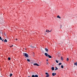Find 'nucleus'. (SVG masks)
<instances>
[{
	"label": "nucleus",
	"instance_id": "obj_13",
	"mask_svg": "<svg viewBox=\"0 0 77 77\" xmlns=\"http://www.w3.org/2000/svg\"><path fill=\"white\" fill-rule=\"evenodd\" d=\"M50 76V75L49 74H48V75H46V77H48Z\"/></svg>",
	"mask_w": 77,
	"mask_h": 77
},
{
	"label": "nucleus",
	"instance_id": "obj_17",
	"mask_svg": "<svg viewBox=\"0 0 77 77\" xmlns=\"http://www.w3.org/2000/svg\"><path fill=\"white\" fill-rule=\"evenodd\" d=\"M27 60L28 62H30V59H27Z\"/></svg>",
	"mask_w": 77,
	"mask_h": 77
},
{
	"label": "nucleus",
	"instance_id": "obj_16",
	"mask_svg": "<svg viewBox=\"0 0 77 77\" xmlns=\"http://www.w3.org/2000/svg\"><path fill=\"white\" fill-rule=\"evenodd\" d=\"M61 60H63V57H61Z\"/></svg>",
	"mask_w": 77,
	"mask_h": 77
},
{
	"label": "nucleus",
	"instance_id": "obj_19",
	"mask_svg": "<svg viewBox=\"0 0 77 77\" xmlns=\"http://www.w3.org/2000/svg\"><path fill=\"white\" fill-rule=\"evenodd\" d=\"M59 65H62V63H59Z\"/></svg>",
	"mask_w": 77,
	"mask_h": 77
},
{
	"label": "nucleus",
	"instance_id": "obj_22",
	"mask_svg": "<svg viewBox=\"0 0 77 77\" xmlns=\"http://www.w3.org/2000/svg\"><path fill=\"white\" fill-rule=\"evenodd\" d=\"M13 45H11V46H10V47H11V48H12V47H13Z\"/></svg>",
	"mask_w": 77,
	"mask_h": 77
},
{
	"label": "nucleus",
	"instance_id": "obj_23",
	"mask_svg": "<svg viewBox=\"0 0 77 77\" xmlns=\"http://www.w3.org/2000/svg\"><path fill=\"white\" fill-rule=\"evenodd\" d=\"M12 75V73L10 74V77H11Z\"/></svg>",
	"mask_w": 77,
	"mask_h": 77
},
{
	"label": "nucleus",
	"instance_id": "obj_20",
	"mask_svg": "<svg viewBox=\"0 0 77 77\" xmlns=\"http://www.w3.org/2000/svg\"><path fill=\"white\" fill-rule=\"evenodd\" d=\"M61 68H63V65H61Z\"/></svg>",
	"mask_w": 77,
	"mask_h": 77
},
{
	"label": "nucleus",
	"instance_id": "obj_6",
	"mask_svg": "<svg viewBox=\"0 0 77 77\" xmlns=\"http://www.w3.org/2000/svg\"><path fill=\"white\" fill-rule=\"evenodd\" d=\"M51 69L52 71H54V67H52Z\"/></svg>",
	"mask_w": 77,
	"mask_h": 77
},
{
	"label": "nucleus",
	"instance_id": "obj_2",
	"mask_svg": "<svg viewBox=\"0 0 77 77\" xmlns=\"http://www.w3.org/2000/svg\"><path fill=\"white\" fill-rule=\"evenodd\" d=\"M32 77H38V76L37 75H32Z\"/></svg>",
	"mask_w": 77,
	"mask_h": 77
},
{
	"label": "nucleus",
	"instance_id": "obj_33",
	"mask_svg": "<svg viewBox=\"0 0 77 77\" xmlns=\"http://www.w3.org/2000/svg\"><path fill=\"white\" fill-rule=\"evenodd\" d=\"M25 50H27V49L26 48V49H25Z\"/></svg>",
	"mask_w": 77,
	"mask_h": 77
},
{
	"label": "nucleus",
	"instance_id": "obj_9",
	"mask_svg": "<svg viewBox=\"0 0 77 77\" xmlns=\"http://www.w3.org/2000/svg\"><path fill=\"white\" fill-rule=\"evenodd\" d=\"M48 57L49 58H52L51 56L49 55H48Z\"/></svg>",
	"mask_w": 77,
	"mask_h": 77
},
{
	"label": "nucleus",
	"instance_id": "obj_32",
	"mask_svg": "<svg viewBox=\"0 0 77 77\" xmlns=\"http://www.w3.org/2000/svg\"><path fill=\"white\" fill-rule=\"evenodd\" d=\"M4 35H6V34H4Z\"/></svg>",
	"mask_w": 77,
	"mask_h": 77
},
{
	"label": "nucleus",
	"instance_id": "obj_15",
	"mask_svg": "<svg viewBox=\"0 0 77 77\" xmlns=\"http://www.w3.org/2000/svg\"><path fill=\"white\" fill-rule=\"evenodd\" d=\"M8 59L9 60H11V58L9 57L8 58Z\"/></svg>",
	"mask_w": 77,
	"mask_h": 77
},
{
	"label": "nucleus",
	"instance_id": "obj_28",
	"mask_svg": "<svg viewBox=\"0 0 77 77\" xmlns=\"http://www.w3.org/2000/svg\"><path fill=\"white\" fill-rule=\"evenodd\" d=\"M15 40L16 41H17L18 40V39L17 38H16Z\"/></svg>",
	"mask_w": 77,
	"mask_h": 77
},
{
	"label": "nucleus",
	"instance_id": "obj_11",
	"mask_svg": "<svg viewBox=\"0 0 77 77\" xmlns=\"http://www.w3.org/2000/svg\"><path fill=\"white\" fill-rule=\"evenodd\" d=\"M4 42H8V40H6V39H5L4 40Z\"/></svg>",
	"mask_w": 77,
	"mask_h": 77
},
{
	"label": "nucleus",
	"instance_id": "obj_18",
	"mask_svg": "<svg viewBox=\"0 0 77 77\" xmlns=\"http://www.w3.org/2000/svg\"><path fill=\"white\" fill-rule=\"evenodd\" d=\"M66 60H67V61H68V60H69V59L68 58H67Z\"/></svg>",
	"mask_w": 77,
	"mask_h": 77
},
{
	"label": "nucleus",
	"instance_id": "obj_30",
	"mask_svg": "<svg viewBox=\"0 0 77 77\" xmlns=\"http://www.w3.org/2000/svg\"><path fill=\"white\" fill-rule=\"evenodd\" d=\"M47 61H48V60H47Z\"/></svg>",
	"mask_w": 77,
	"mask_h": 77
},
{
	"label": "nucleus",
	"instance_id": "obj_26",
	"mask_svg": "<svg viewBox=\"0 0 77 77\" xmlns=\"http://www.w3.org/2000/svg\"><path fill=\"white\" fill-rule=\"evenodd\" d=\"M45 74H46V75H48V72H46L45 73Z\"/></svg>",
	"mask_w": 77,
	"mask_h": 77
},
{
	"label": "nucleus",
	"instance_id": "obj_14",
	"mask_svg": "<svg viewBox=\"0 0 77 77\" xmlns=\"http://www.w3.org/2000/svg\"><path fill=\"white\" fill-rule=\"evenodd\" d=\"M74 65H76V66H77V62L76 63H74Z\"/></svg>",
	"mask_w": 77,
	"mask_h": 77
},
{
	"label": "nucleus",
	"instance_id": "obj_7",
	"mask_svg": "<svg viewBox=\"0 0 77 77\" xmlns=\"http://www.w3.org/2000/svg\"><path fill=\"white\" fill-rule=\"evenodd\" d=\"M30 47L32 48H35V47L33 46H32V45H30Z\"/></svg>",
	"mask_w": 77,
	"mask_h": 77
},
{
	"label": "nucleus",
	"instance_id": "obj_1",
	"mask_svg": "<svg viewBox=\"0 0 77 77\" xmlns=\"http://www.w3.org/2000/svg\"><path fill=\"white\" fill-rule=\"evenodd\" d=\"M23 56H25L26 57H28L29 55H28V54L26 53H23Z\"/></svg>",
	"mask_w": 77,
	"mask_h": 77
},
{
	"label": "nucleus",
	"instance_id": "obj_29",
	"mask_svg": "<svg viewBox=\"0 0 77 77\" xmlns=\"http://www.w3.org/2000/svg\"><path fill=\"white\" fill-rule=\"evenodd\" d=\"M47 65H48V62H47Z\"/></svg>",
	"mask_w": 77,
	"mask_h": 77
},
{
	"label": "nucleus",
	"instance_id": "obj_12",
	"mask_svg": "<svg viewBox=\"0 0 77 77\" xmlns=\"http://www.w3.org/2000/svg\"><path fill=\"white\" fill-rule=\"evenodd\" d=\"M57 18H60H60H61L60 17V16H59V15H58L57 16Z\"/></svg>",
	"mask_w": 77,
	"mask_h": 77
},
{
	"label": "nucleus",
	"instance_id": "obj_21",
	"mask_svg": "<svg viewBox=\"0 0 77 77\" xmlns=\"http://www.w3.org/2000/svg\"><path fill=\"white\" fill-rule=\"evenodd\" d=\"M48 32H51V31H50L48 30Z\"/></svg>",
	"mask_w": 77,
	"mask_h": 77
},
{
	"label": "nucleus",
	"instance_id": "obj_31",
	"mask_svg": "<svg viewBox=\"0 0 77 77\" xmlns=\"http://www.w3.org/2000/svg\"><path fill=\"white\" fill-rule=\"evenodd\" d=\"M3 39L2 40V41H3Z\"/></svg>",
	"mask_w": 77,
	"mask_h": 77
},
{
	"label": "nucleus",
	"instance_id": "obj_27",
	"mask_svg": "<svg viewBox=\"0 0 77 77\" xmlns=\"http://www.w3.org/2000/svg\"><path fill=\"white\" fill-rule=\"evenodd\" d=\"M48 29H46V32H48Z\"/></svg>",
	"mask_w": 77,
	"mask_h": 77
},
{
	"label": "nucleus",
	"instance_id": "obj_8",
	"mask_svg": "<svg viewBox=\"0 0 77 77\" xmlns=\"http://www.w3.org/2000/svg\"><path fill=\"white\" fill-rule=\"evenodd\" d=\"M45 50L46 51H47V52H48V49L47 48H45Z\"/></svg>",
	"mask_w": 77,
	"mask_h": 77
},
{
	"label": "nucleus",
	"instance_id": "obj_34",
	"mask_svg": "<svg viewBox=\"0 0 77 77\" xmlns=\"http://www.w3.org/2000/svg\"><path fill=\"white\" fill-rule=\"evenodd\" d=\"M1 77H2L1 76Z\"/></svg>",
	"mask_w": 77,
	"mask_h": 77
},
{
	"label": "nucleus",
	"instance_id": "obj_10",
	"mask_svg": "<svg viewBox=\"0 0 77 77\" xmlns=\"http://www.w3.org/2000/svg\"><path fill=\"white\" fill-rule=\"evenodd\" d=\"M57 69H58V68H57V67H55V69L54 70L56 71V70H57Z\"/></svg>",
	"mask_w": 77,
	"mask_h": 77
},
{
	"label": "nucleus",
	"instance_id": "obj_3",
	"mask_svg": "<svg viewBox=\"0 0 77 77\" xmlns=\"http://www.w3.org/2000/svg\"><path fill=\"white\" fill-rule=\"evenodd\" d=\"M33 65H35V66H39V65H38V64L37 63H34L33 64Z\"/></svg>",
	"mask_w": 77,
	"mask_h": 77
},
{
	"label": "nucleus",
	"instance_id": "obj_24",
	"mask_svg": "<svg viewBox=\"0 0 77 77\" xmlns=\"http://www.w3.org/2000/svg\"><path fill=\"white\" fill-rule=\"evenodd\" d=\"M0 40H2V37H0Z\"/></svg>",
	"mask_w": 77,
	"mask_h": 77
},
{
	"label": "nucleus",
	"instance_id": "obj_4",
	"mask_svg": "<svg viewBox=\"0 0 77 77\" xmlns=\"http://www.w3.org/2000/svg\"><path fill=\"white\" fill-rule=\"evenodd\" d=\"M52 75L53 76H54L55 75H56V73H52Z\"/></svg>",
	"mask_w": 77,
	"mask_h": 77
},
{
	"label": "nucleus",
	"instance_id": "obj_25",
	"mask_svg": "<svg viewBox=\"0 0 77 77\" xmlns=\"http://www.w3.org/2000/svg\"><path fill=\"white\" fill-rule=\"evenodd\" d=\"M56 62L57 63H58L59 62L58 61H57V60H56Z\"/></svg>",
	"mask_w": 77,
	"mask_h": 77
},
{
	"label": "nucleus",
	"instance_id": "obj_5",
	"mask_svg": "<svg viewBox=\"0 0 77 77\" xmlns=\"http://www.w3.org/2000/svg\"><path fill=\"white\" fill-rule=\"evenodd\" d=\"M45 56H47V57H48V54L47 53H45Z\"/></svg>",
	"mask_w": 77,
	"mask_h": 77
}]
</instances>
